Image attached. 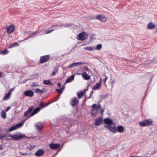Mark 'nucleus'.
<instances>
[{"mask_svg": "<svg viewBox=\"0 0 157 157\" xmlns=\"http://www.w3.org/2000/svg\"><path fill=\"white\" fill-rule=\"evenodd\" d=\"M104 121L107 125L105 127L112 132L115 133L116 132V127L112 120L106 118L104 119Z\"/></svg>", "mask_w": 157, "mask_h": 157, "instance_id": "1", "label": "nucleus"}, {"mask_svg": "<svg viewBox=\"0 0 157 157\" xmlns=\"http://www.w3.org/2000/svg\"><path fill=\"white\" fill-rule=\"evenodd\" d=\"M152 122L153 121L152 119H149L140 122L139 124L141 126L144 127L150 125L152 124Z\"/></svg>", "mask_w": 157, "mask_h": 157, "instance_id": "2", "label": "nucleus"}, {"mask_svg": "<svg viewBox=\"0 0 157 157\" xmlns=\"http://www.w3.org/2000/svg\"><path fill=\"white\" fill-rule=\"evenodd\" d=\"M9 136L11 137L12 140H20L23 137L22 134L10 135Z\"/></svg>", "mask_w": 157, "mask_h": 157, "instance_id": "3", "label": "nucleus"}, {"mask_svg": "<svg viewBox=\"0 0 157 157\" xmlns=\"http://www.w3.org/2000/svg\"><path fill=\"white\" fill-rule=\"evenodd\" d=\"M50 56L49 55L41 56L40 57V62L41 63H44L47 62L50 59Z\"/></svg>", "mask_w": 157, "mask_h": 157, "instance_id": "4", "label": "nucleus"}, {"mask_svg": "<svg viewBox=\"0 0 157 157\" xmlns=\"http://www.w3.org/2000/svg\"><path fill=\"white\" fill-rule=\"evenodd\" d=\"M23 124V122L21 123H19L16 125H14L11 128H10L9 130V132H11L13 130H15L18 128L21 127Z\"/></svg>", "mask_w": 157, "mask_h": 157, "instance_id": "5", "label": "nucleus"}, {"mask_svg": "<svg viewBox=\"0 0 157 157\" xmlns=\"http://www.w3.org/2000/svg\"><path fill=\"white\" fill-rule=\"evenodd\" d=\"M78 37V39L81 40H84L87 38L88 36L85 33L83 32L80 33Z\"/></svg>", "mask_w": 157, "mask_h": 157, "instance_id": "6", "label": "nucleus"}, {"mask_svg": "<svg viewBox=\"0 0 157 157\" xmlns=\"http://www.w3.org/2000/svg\"><path fill=\"white\" fill-rule=\"evenodd\" d=\"M96 19L103 22H105L106 21V18L103 14L97 15L96 16Z\"/></svg>", "mask_w": 157, "mask_h": 157, "instance_id": "7", "label": "nucleus"}, {"mask_svg": "<svg viewBox=\"0 0 157 157\" xmlns=\"http://www.w3.org/2000/svg\"><path fill=\"white\" fill-rule=\"evenodd\" d=\"M78 101L77 100L76 97H74L70 100V104L72 106H74L78 104Z\"/></svg>", "mask_w": 157, "mask_h": 157, "instance_id": "8", "label": "nucleus"}, {"mask_svg": "<svg viewBox=\"0 0 157 157\" xmlns=\"http://www.w3.org/2000/svg\"><path fill=\"white\" fill-rule=\"evenodd\" d=\"M15 26L14 25L11 24L7 28V33L10 34L12 33L14 31Z\"/></svg>", "mask_w": 157, "mask_h": 157, "instance_id": "9", "label": "nucleus"}, {"mask_svg": "<svg viewBox=\"0 0 157 157\" xmlns=\"http://www.w3.org/2000/svg\"><path fill=\"white\" fill-rule=\"evenodd\" d=\"M86 64V63H82L81 62L74 63L71 64L69 67V68H71L76 66H79Z\"/></svg>", "mask_w": 157, "mask_h": 157, "instance_id": "10", "label": "nucleus"}, {"mask_svg": "<svg viewBox=\"0 0 157 157\" xmlns=\"http://www.w3.org/2000/svg\"><path fill=\"white\" fill-rule=\"evenodd\" d=\"M24 95L27 97H32L34 95V93L31 90H27L24 92Z\"/></svg>", "mask_w": 157, "mask_h": 157, "instance_id": "11", "label": "nucleus"}, {"mask_svg": "<svg viewBox=\"0 0 157 157\" xmlns=\"http://www.w3.org/2000/svg\"><path fill=\"white\" fill-rule=\"evenodd\" d=\"M40 108L39 107H37L36 108L33 110V112L29 116H28V117L24 121H25L28 118L33 116L34 114H36V113H38V112L40 111Z\"/></svg>", "mask_w": 157, "mask_h": 157, "instance_id": "12", "label": "nucleus"}, {"mask_svg": "<svg viewBox=\"0 0 157 157\" xmlns=\"http://www.w3.org/2000/svg\"><path fill=\"white\" fill-rule=\"evenodd\" d=\"M156 27V25L152 22L149 23L147 25V28L149 29H155Z\"/></svg>", "mask_w": 157, "mask_h": 157, "instance_id": "13", "label": "nucleus"}, {"mask_svg": "<svg viewBox=\"0 0 157 157\" xmlns=\"http://www.w3.org/2000/svg\"><path fill=\"white\" fill-rule=\"evenodd\" d=\"M81 74L85 80H88L90 78V76L88 75L86 71H83Z\"/></svg>", "mask_w": 157, "mask_h": 157, "instance_id": "14", "label": "nucleus"}, {"mask_svg": "<svg viewBox=\"0 0 157 157\" xmlns=\"http://www.w3.org/2000/svg\"><path fill=\"white\" fill-rule=\"evenodd\" d=\"M49 146L51 149H56L59 147L60 144H54L53 143H51L50 144Z\"/></svg>", "mask_w": 157, "mask_h": 157, "instance_id": "15", "label": "nucleus"}, {"mask_svg": "<svg viewBox=\"0 0 157 157\" xmlns=\"http://www.w3.org/2000/svg\"><path fill=\"white\" fill-rule=\"evenodd\" d=\"M116 130L115 133L117 132V131L120 133H122L124 130V127L121 125H119L117 128L116 127Z\"/></svg>", "mask_w": 157, "mask_h": 157, "instance_id": "16", "label": "nucleus"}, {"mask_svg": "<svg viewBox=\"0 0 157 157\" xmlns=\"http://www.w3.org/2000/svg\"><path fill=\"white\" fill-rule=\"evenodd\" d=\"M102 121V118L100 117L95 119V125L97 126L101 124Z\"/></svg>", "mask_w": 157, "mask_h": 157, "instance_id": "17", "label": "nucleus"}, {"mask_svg": "<svg viewBox=\"0 0 157 157\" xmlns=\"http://www.w3.org/2000/svg\"><path fill=\"white\" fill-rule=\"evenodd\" d=\"M101 79L100 81L98 83H97L95 85L93 86L92 88L94 90H97L99 89L101 85Z\"/></svg>", "mask_w": 157, "mask_h": 157, "instance_id": "18", "label": "nucleus"}, {"mask_svg": "<svg viewBox=\"0 0 157 157\" xmlns=\"http://www.w3.org/2000/svg\"><path fill=\"white\" fill-rule=\"evenodd\" d=\"M44 151L42 149H39L35 153L36 156H40L42 155L44 153Z\"/></svg>", "mask_w": 157, "mask_h": 157, "instance_id": "19", "label": "nucleus"}, {"mask_svg": "<svg viewBox=\"0 0 157 157\" xmlns=\"http://www.w3.org/2000/svg\"><path fill=\"white\" fill-rule=\"evenodd\" d=\"M35 126L36 129L40 130L42 128L43 124L41 122H39L36 123Z\"/></svg>", "mask_w": 157, "mask_h": 157, "instance_id": "20", "label": "nucleus"}, {"mask_svg": "<svg viewBox=\"0 0 157 157\" xmlns=\"http://www.w3.org/2000/svg\"><path fill=\"white\" fill-rule=\"evenodd\" d=\"M11 94V92H8L3 98V100L4 101H6L9 99L10 98Z\"/></svg>", "mask_w": 157, "mask_h": 157, "instance_id": "21", "label": "nucleus"}, {"mask_svg": "<svg viewBox=\"0 0 157 157\" xmlns=\"http://www.w3.org/2000/svg\"><path fill=\"white\" fill-rule=\"evenodd\" d=\"M34 107L33 106H31L29 108V109L26 111L24 113V117H26L30 113L33 109Z\"/></svg>", "mask_w": 157, "mask_h": 157, "instance_id": "22", "label": "nucleus"}, {"mask_svg": "<svg viewBox=\"0 0 157 157\" xmlns=\"http://www.w3.org/2000/svg\"><path fill=\"white\" fill-rule=\"evenodd\" d=\"M74 75H72L71 76L69 77L66 80V83H67L69 82L74 80Z\"/></svg>", "mask_w": 157, "mask_h": 157, "instance_id": "23", "label": "nucleus"}, {"mask_svg": "<svg viewBox=\"0 0 157 157\" xmlns=\"http://www.w3.org/2000/svg\"><path fill=\"white\" fill-rule=\"evenodd\" d=\"M98 113L97 109L96 108H92L91 110V113L93 115H96Z\"/></svg>", "mask_w": 157, "mask_h": 157, "instance_id": "24", "label": "nucleus"}, {"mask_svg": "<svg viewBox=\"0 0 157 157\" xmlns=\"http://www.w3.org/2000/svg\"><path fill=\"white\" fill-rule=\"evenodd\" d=\"M43 83L47 85H53V84L49 80H45L44 81Z\"/></svg>", "mask_w": 157, "mask_h": 157, "instance_id": "25", "label": "nucleus"}, {"mask_svg": "<svg viewBox=\"0 0 157 157\" xmlns=\"http://www.w3.org/2000/svg\"><path fill=\"white\" fill-rule=\"evenodd\" d=\"M83 93L82 91L78 92L77 93V94L79 98H82L83 96Z\"/></svg>", "mask_w": 157, "mask_h": 157, "instance_id": "26", "label": "nucleus"}, {"mask_svg": "<svg viewBox=\"0 0 157 157\" xmlns=\"http://www.w3.org/2000/svg\"><path fill=\"white\" fill-rule=\"evenodd\" d=\"M45 90V89H44L43 90H41L37 88L36 89V92L37 93H39L40 94H42L45 92V91H44V90Z\"/></svg>", "mask_w": 157, "mask_h": 157, "instance_id": "27", "label": "nucleus"}, {"mask_svg": "<svg viewBox=\"0 0 157 157\" xmlns=\"http://www.w3.org/2000/svg\"><path fill=\"white\" fill-rule=\"evenodd\" d=\"M1 117L3 119H5L6 118V113L4 111H2L1 113Z\"/></svg>", "mask_w": 157, "mask_h": 157, "instance_id": "28", "label": "nucleus"}, {"mask_svg": "<svg viewBox=\"0 0 157 157\" xmlns=\"http://www.w3.org/2000/svg\"><path fill=\"white\" fill-rule=\"evenodd\" d=\"M84 49L89 51H92L94 50V48L91 47H85L84 48Z\"/></svg>", "mask_w": 157, "mask_h": 157, "instance_id": "29", "label": "nucleus"}, {"mask_svg": "<svg viewBox=\"0 0 157 157\" xmlns=\"http://www.w3.org/2000/svg\"><path fill=\"white\" fill-rule=\"evenodd\" d=\"M102 48V45L101 44L97 45L96 47L95 48V49L98 50H100Z\"/></svg>", "mask_w": 157, "mask_h": 157, "instance_id": "30", "label": "nucleus"}, {"mask_svg": "<svg viewBox=\"0 0 157 157\" xmlns=\"http://www.w3.org/2000/svg\"><path fill=\"white\" fill-rule=\"evenodd\" d=\"M50 103L47 104V105H44V103L43 102H41L39 106L41 108H43V107H46L48 106Z\"/></svg>", "mask_w": 157, "mask_h": 157, "instance_id": "31", "label": "nucleus"}, {"mask_svg": "<svg viewBox=\"0 0 157 157\" xmlns=\"http://www.w3.org/2000/svg\"><path fill=\"white\" fill-rule=\"evenodd\" d=\"M8 52H9L8 51L6 50H4V51H1L0 52V53L1 54H2L3 55H5V54H7Z\"/></svg>", "mask_w": 157, "mask_h": 157, "instance_id": "32", "label": "nucleus"}, {"mask_svg": "<svg viewBox=\"0 0 157 157\" xmlns=\"http://www.w3.org/2000/svg\"><path fill=\"white\" fill-rule=\"evenodd\" d=\"M18 45V44L17 43H15L13 44L12 45H11V46H10L9 47V48H11L13 47H15L16 46Z\"/></svg>", "mask_w": 157, "mask_h": 157, "instance_id": "33", "label": "nucleus"}, {"mask_svg": "<svg viewBox=\"0 0 157 157\" xmlns=\"http://www.w3.org/2000/svg\"><path fill=\"white\" fill-rule=\"evenodd\" d=\"M56 91L58 92L59 94H61L62 92H63V90L61 89H56Z\"/></svg>", "mask_w": 157, "mask_h": 157, "instance_id": "34", "label": "nucleus"}, {"mask_svg": "<svg viewBox=\"0 0 157 157\" xmlns=\"http://www.w3.org/2000/svg\"><path fill=\"white\" fill-rule=\"evenodd\" d=\"M35 147V145H30L28 147V148L30 150H32Z\"/></svg>", "mask_w": 157, "mask_h": 157, "instance_id": "35", "label": "nucleus"}, {"mask_svg": "<svg viewBox=\"0 0 157 157\" xmlns=\"http://www.w3.org/2000/svg\"><path fill=\"white\" fill-rule=\"evenodd\" d=\"M20 153L21 155H28V153L26 152L24 153L20 152Z\"/></svg>", "mask_w": 157, "mask_h": 157, "instance_id": "36", "label": "nucleus"}, {"mask_svg": "<svg viewBox=\"0 0 157 157\" xmlns=\"http://www.w3.org/2000/svg\"><path fill=\"white\" fill-rule=\"evenodd\" d=\"M97 109H101V107L100 104H99L98 106H97L96 108Z\"/></svg>", "mask_w": 157, "mask_h": 157, "instance_id": "37", "label": "nucleus"}, {"mask_svg": "<svg viewBox=\"0 0 157 157\" xmlns=\"http://www.w3.org/2000/svg\"><path fill=\"white\" fill-rule=\"evenodd\" d=\"M93 94V91H92L90 93V95L88 97H87L86 96L85 97V98L86 99H88V98H90V97H91V95Z\"/></svg>", "mask_w": 157, "mask_h": 157, "instance_id": "38", "label": "nucleus"}, {"mask_svg": "<svg viewBox=\"0 0 157 157\" xmlns=\"http://www.w3.org/2000/svg\"><path fill=\"white\" fill-rule=\"evenodd\" d=\"M5 136V135L0 134V139H2Z\"/></svg>", "mask_w": 157, "mask_h": 157, "instance_id": "39", "label": "nucleus"}, {"mask_svg": "<svg viewBox=\"0 0 157 157\" xmlns=\"http://www.w3.org/2000/svg\"><path fill=\"white\" fill-rule=\"evenodd\" d=\"M54 30H49L46 32V34H47L50 33H51Z\"/></svg>", "mask_w": 157, "mask_h": 157, "instance_id": "40", "label": "nucleus"}, {"mask_svg": "<svg viewBox=\"0 0 157 157\" xmlns=\"http://www.w3.org/2000/svg\"><path fill=\"white\" fill-rule=\"evenodd\" d=\"M55 71H56V72H57L58 71V67H55L54 68Z\"/></svg>", "mask_w": 157, "mask_h": 157, "instance_id": "41", "label": "nucleus"}, {"mask_svg": "<svg viewBox=\"0 0 157 157\" xmlns=\"http://www.w3.org/2000/svg\"><path fill=\"white\" fill-rule=\"evenodd\" d=\"M97 107V106H96V104H94L93 105L92 107H93L92 108H95V107Z\"/></svg>", "mask_w": 157, "mask_h": 157, "instance_id": "42", "label": "nucleus"}, {"mask_svg": "<svg viewBox=\"0 0 157 157\" xmlns=\"http://www.w3.org/2000/svg\"><path fill=\"white\" fill-rule=\"evenodd\" d=\"M11 107L9 106L7 107L6 110V111L7 112L10 108Z\"/></svg>", "mask_w": 157, "mask_h": 157, "instance_id": "43", "label": "nucleus"}, {"mask_svg": "<svg viewBox=\"0 0 157 157\" xmlns=\"http://www.w3.org/2000/svg\"><path fill=\"white\" fill-rule=\"evenodd\" d=\"M84 69L86 71H88L89 70V69L88 68V67H85Z\"/></svg>", "mask_w": 157, "mask_h": 157, "instance_id": "44", "label": "nucleus"}, {"mask_svg": "<svg viewBox=\"0 0 157 157\" xmlns=\"http://www.w3.org/2000/svg\"><path fill=\"white\" fill-rule=\"evenodd\" d=\"M56 71H53L52 73V76H54L56 75Z\"/></svg>", "mask_w": 157, "mask_h": 157, "instance_id": "45", "label": "nucleus"}, {"mask_svg": "<svg viewBox=\"0 0 157 157\" xmlns=\"http://www.w3.org/2000/svg\"><path fill=\"white\" fill-rule=\"evenodd\" d=\"M32 86H37V85L35 84V83H33L32 84Z\"/></svg>", "mask_w": 157, "mask_h": 157, "instance_id": "46", "label": "nucleus"}, {"mask_svg": "<svg viewBox=\"0 0 157 157\" xmlns=\"http://www.w3.org/2000/svg\"><path fill=\"white\" fill-rule=\"evenodd\" d=\"M101 110V113L102 114L104 112V110L103 109H100Z\"/></svg>", "mask_w": 157, "mask_h": 157, "instance_id": "47", "label": "nucleus"}, {"mask_svg": "<svg viewBox=\"0 0 157 157\" xmlns=\"http://www.w3.org/2000/svg\"><path fill=\"white\" fill-rule=\"evenodd\" d=\"M30 31H27L25 33V34H29L30 33Z\"/></svg>", "mask_w": 157, "mask_h": 157, "instance_id": "48", "label": "nucleus"}, {"mask_svg": "<svg viewBox=\"0 0 157 157\" xmlns=\"http://www.w3.org/2000/svg\"><path fill=\"white\" fill-rule=\"evenodd\" d=\"M88 90V89H84L83 90V92L84 94H85V92L86 91H87Z\"/></svg>", "mask_w": 157, "mask_h": 157, "instance_id": "49", "label": "nucleus"}, {"mask_svg": "<svg viewBox=\"0 0 157 157\" xmlns=\"http://www.w3.org/2000/svg\"><path fill=\"white\" fill-rule=\"evenodd\" d=\"M107 76H105V78H104V80H104V82H105V81H106V80H107Z\"/></svg>", "mask_w": 157, "mask_h": 157, "instance_id": "50", "label": "nucleus"}, {"mask_svg": "<svg viewBox=\"0 0 157 157\" xmlns=\"http://www.w3.org/2000/svg\"><path fill=\"white\" fill-rule=\"evenodd\" d=\"M3 149V147L1 145H0V150H2Z\"/></svg>", "mask_w": 157, "mask_h": 157, "instance_id": "51", "label": "nucleus"}, {"mask_svg": "<svg viewBox=\"0 0 157 157\" xmlns=\"http://www.w3.org/2000/svg\"><path fill=\"white\" fill-rule=\"evenodd\" d=\"M57 85H58V87H60V86H61V84L60 83H58Z\"/></svg>", "mask_w": 157, "mask_h": 157, "instance_id": "52", "label": "nucleus"}, {"mask_svg": "<svg viewBox=\"0 0 157 157\" xmlns=\"http://www.w3.org/2000/svg\"><path fill=\"white\" fill-rule=\"evenodd\" d=\"M69 26H70V25H65L64 26V27H68Z\"/></svg>", "mask_w": 157, "mask_h": 157, "instance_id": "53", "label": "nucleus"}, {"mask_svg": "<svg viewBox=\"0 0 157 157\" xmlns=\"http://www.w3.org/2000/svg\"><path fill=\"white\" fill-rule=\"evenodd\" d=\"M65 88V87L64 86H63L61 89L63 90V89H64Z\"/></svg>", "mask_w": 157, "mask_h": 157, "instance_id": "54", "label": "nucleus"}, {"mask_svg": "<svg viewBox=\"0 0 157 157\" xmlns=\"http://www.w3.org/2000/svg\"><path fill=\"white\" fill-rule=\"evenodd\" d=\"M13 90V88H12V89H10V92H11Z\"/></svg>", "mask_w": 157, "mask_h": 157, "instance_id": "55", "label": "nucleus"}, {"mask_svg": "<svg viewBox=\"0 0 157 157\" xmlns=\"http://www.w3.org/2000/svg\"><path fill=\"white\" fill-rule=\"evenodd\" d=\"M28 39V38H27V39H25L24 40H21V41H23V40H27Z\"/></svg>", "mask_w": 157, "mask_h": 157, "instance_id": "56", "label": "nucleus"}, {"mask_svg": "<svg viewBox=\"0 0 157 157\" xmlns=\"http://www.w3.org/2000/svg\"><path fill=\"white\" fill-rule=\"evenodd\" d=\"M137 157H147V156H146V157H143L142 156H137Z\"/></svg>", "mask_w": 157, "mask_h": 157, "instance_id": "57", "label": "nucleus"}, {"mask_svg": "<svg viewBox=\"0 0 157 157\" xmlns=\"http://www.w3.org/2000/svg\"><path fill=\"white\" fill-rule=\"evenodd\" d=\"M156 31H157V28H156Z\"/></svg>", "mask_w": 157, "mask_h": 157, "instance_id": "58", "label": "nucleus"}]
</instances>
